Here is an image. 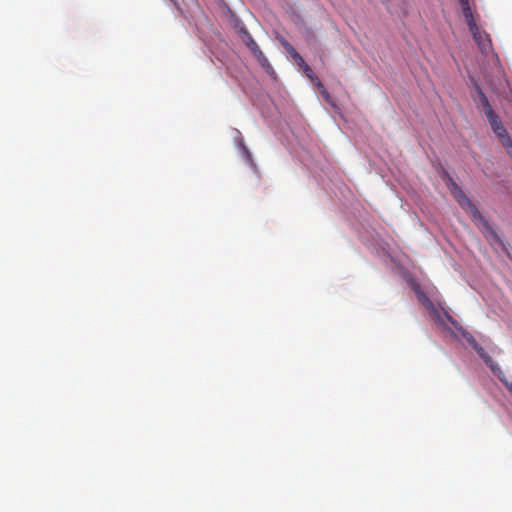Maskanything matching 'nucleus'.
Here are the masks:
<instances>
[{"label": "nucleus", "mask_w": 512, "mask_h": 512, "mask_svg": "<svg viewBox=\"0 0 512 512\" xmlns=\"http://www.w3.org/2000/svg\"><path fill=\"white\" fill-rule=\"evenodd\" d=\"M487 120H488V122L490 124V127H491L492 131L498 137V140L501 143V145L503 146V148L505 149L506 147L511 145L512 144V139L510 138L506 128L502 124V122H501L500 118L498 117V115L496 114V115L488 118Z\"/></svg>", "instance_id": "f03ea898"}, {"label": "nucleus", "mask_w": 512, "mask_h": 512, "mask_svg": "<svg viewBox=\"0 0 512 512\" xmlns=\"http://www.w3.org/2000/svg\"><path fill=\"white\" fill-rule=\"evenodd\" d=\"M472 348L478 353L479 348H482V347L477 342L476 345L475 344L472 345Z\"/></svg>", "instance_id": "2eb2a0df"}, {"label": "nucleus", "mask_w": 512, "mask_h": 512, "mask_svg": "<svg viewBox=\"0 0 512 512\" xmlns=\"http://www.w3.org/2000/svg\"><path fill=\"white\" fill-rule=\"evenodd\" d=\"M426 301H427V303H428L430 306H432V303L430 302V300H429V299H426Z\"/></svg>", "instance_id": "a211bd4d"}, {"label": "nucleus", "mask_w": 512, "mask_h": 512, "mask_svg": "<svg viewBox=\"0 0 512 512\" xmlns=\"http://www.w3.org/2000/svg\"><path fill=\"white\" fill-rule=\"evenodd\" d=\"M476 89H477V93H478V96L481 101V106L484 110V113H485V116L487 117V119L496 115L494 109L492 108L491 104L488 101V98L483 93V91L480 89V87L477 86Z\"/></svg>", "instance_id": "39448f33"}, {"label": "nucleus", "mask_w": 512, "mask_h": 512, "mask_svg": "<svg viewBox=\"0 0 512 512\" xmlns=\"http://www.w3.org/2000/svg\"><path fill=\"white\" fill-rule=\"evenodd\" d=\"M285 47H286V50L288 51V53L293 57V59L297 62V64L299 66H301L302 64L305 63L302 56L294 49V47H292L288 43L285 45Z\"/></svg>", "instance_id": "1a4fd4ad"}, {"label": "nucleus", "mask_w": 512, "mask_h": 512, "mask_svg": "<svg viewBox=\"0 0 512 512\" xmlns=\"http://www.w3.org/2000/svg\"><path fill=\"white\" fill-rule=\"evenodd\" d=\"M444 316L451 325H453L456 329H459L458 322L448 312H444Z\"/></svg>", "instance_id": "ddd939ff"}, {"label": "nucleus", "mask_w": 512, "mask_h": 512, "mask_svg": "<svg viewBox=\"0 0 512 512\" xmlns=\"http://www.w3.org/2000/svg\"><path fill=\"white\" fill-rule=\"evenodd\" d=\"M477 354L485 362V364L488 365L492 371H494V368L497 365L494 363L493 359L488 355V353L483 348H479Z\"/></svg>", "instance_id": "6e6552de"}, {"label": "nucleus", "mask_w": 512, "mask_h": 512, "mask_svg": "<svg viewBox=\"0 0 512 512\" xmlns=\"http://www.w3.org/2000/svg\"><path fill=\"white\" fill-rule=\"evenodd\" d=\"M469 31L471 32L474 40L477 42L481 50H486L490 45V40L488 38V35L485 33H482L480 31L479 26L476 24V30L472 29L471 26H468Z\"/></svg>", "instance_id": "20e7f679"}, {"label": "nucleus", "mask_w": 512, "mask_h": 512, "mask_svg": "<svg viewBox=\"0 0 512 512\" xmlns=\"http://www.w3.org/2000/svg\"><path fill=\"white\" fill-rule=\"evenodd\" d=\"M245 35H246V45H247V47L256 56H258L260 60H261V58H263V60L266 62L267 59L264 57L262 51L260 50V48H259L258 44L255 42V40L252 38V36L248 32H245Z\"/></svg>", "instance_id": "0eeeda50"}, {"label": "nucleus", "mask_w": 512, "mask_h": 512, "mask_svg": "<svg viewBox=\"0 0 512 512\" xmlns=\"http://www.w3.org/2000/svg\"><path fill=\"white\" fill-rule=\"evenodd\" d=\"M383 2H386L387 0H382Z\"/></svg>", "instance_id": "6ab92c4d"}, {"label": "nucleus", "mask_w": 512, "mask_h": 512, "mask_svg": "<svg viewBox=\"0 0 512 512\" xmlns=\"http://www.w3.org/2000/svg\"><path fill=\"white\" fill-rule=\"evenodd\" d=\"M300 67L302 68V70L305 73V75L316 85L317 84V80H319V79L314 74V72L311 69V67L306 62L304 64H302Z\"/></svg>", "instance_id": "9d476101"}, {"label": "nucleus", "mask_w": 512, "mask_h": 512, "mask_svg": "<svg viewBox=\"0 0 512 512\" xmlns=\"http://www.w3.org/2000/svg\"><path fill=\"white\" fill-rule=\"evenodd\" d=\"M461 6L462 14L465 19V22L468 26H471L472 29L476 30V21L474 19V15L472 9L470 7L469 0H458Z\"/></svg>", "instance_id": "7ed1b4c3"}, {"label": "nucleus", "mask_w": 512, "mask_h": 512, "mask_svg": "<svg viewBox=\"0 0 512 512\" xmlns=\"http://www.w3.org/2000/svg\"><path fill=\"white\" fill-rule=\"evenodd\" d=\"M244 151H245V154H246L248 157H250V152L248 151V149H247V148H244Z\"/></svg>", "instance_id": "f3484780"}, {"label": "nucleus", "mask_w": 512, "mask_h": 512, "mask_svg": "<svg viewBox=\"0 0 512 512\" xmlns=\"http://www.w3.org/2000/svg\"><path fill=\"white\" fill-rule=\"evenodd\" d=\"M316 87L320 91L322 97L329 103H332V98L326 88L324 87L323 83L320 80H317Z\"/></svg>", "instance_id": "9b49d317"}, {"label": "nucleus", "mask_w": 512, "mask_h": 512, "mask_svg": "<svg viewBox=\"0 0 512 512\" xmlns=\"http://www.w3.org/2000/svg\"><path fill=\"white\" fill-rule=\"evenodd\" d=\"M449 181V188L451 191L452 196L455 198V200L459 203V205L466 209L469 213L471 219L474 222H480L483 227L490 233L492 238L498 242L502 248L507 251L505 243L500 239V237L497 235V233L489 226L486 219L483 218L480 211L476 208L475 205L471 203L469 198L466 196V194L463 192V190L452 180V178H448Z\"/></svg>", "instance_id": "f257e3e1"}, {"label": "nucleus", "mask_w": 512, "mask_h": 512, "mask_svg": "<svg viewBox=\"0 0 512 512\" xmlns=\"http://www.w3.org/2000/svg\"><path fill=\"white\" fill-rule=\"evenodd\" d=\"M462 336L465 338V340L472 346L473 344L476 345L477 341L476 339L474 338V336L467 332V331H462Z\"/></svg>", "instance_id": "f8f14e48"}, {"label": "nucleus", "mask_w": 512, "mask_h": 512, "mask_svg": "<svg viewBox=\"0 0 512 512\" xmlns=\"http://www.w3.org/2000/svg\"><path fill=\"white\" fill-rule=\"evenodd\" d=\"M444 316L451 325H453L456 329H459L458 322L448 312H444Z\"/></svg>", "instance_id": "4468645a"}, {"label": "nucleus", "mask_w": 512, "mask_h": 512, "mask_svg": "<svg viewBox=\"0 0 512 512\" xmlns=\"http://www.w3.org/2000/svg\"><path fill=\"white\" fill-rule=\"evenodd\" d=\"M476 89H477V93H478V96L481 101V106L484 110V113H485V116L487 117V119L496 115L494 109L492 108L491 104L488 101V98L483 93V91L480 89V87L477 86Z\"/></svg>", "instance_id": "423d86ee"}, {"label": "nucleus", "mask_w": 512, "mask_h": 512, "mask_svg": "<svg viewBox=\"0 0 512 512\" xmlns=\"http://www.w3.org/2000/svg\"><path fill=\"white\" fill-rule=\"evenodd\" d=\"M506 387L509 390V392L512 394V381L510 383H506Z\"/></svg>", "instance_id": "dca6fc26"}]
</instances>
